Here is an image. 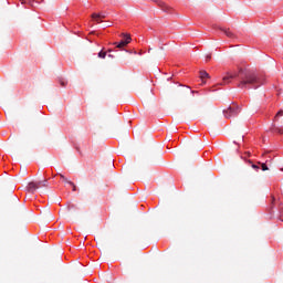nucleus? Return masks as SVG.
I'll list each match as a JSON object with an SVG mask.
<instances>
[{"label": "nucleus", "instance_id": "obj_12", "mask_svg": "<svg viewBox=\"0 0 283 283\" xmlns=\"http://www.w3.org/2000/svg\"><path fill=\"white\" fill-rule=\"evenodd\" d=\"M61 180H63V182H65L66 185H70V182H72L70 179L66 178L65 175H60Z\"/></svg>", "mask_w": 283, "mask_h": 283}, {"label": "nucleus", "instance_id": "obj_21", "mask_svg": "<svg viewBox=\"0 0 283 283\" xmlns=\"http://www.w3.org/2000/svg\"><path fill=\"white\" fill-rule=\"evenodd\" d=\"M282 171H283V168H282Z\"/></svg>", "mask_w": 283, "mask_h": 283}, {"label": "nucleus", "instance_id": "obj_1", "mask_svg": "<svg viewBox=\"0 0 283 283\" xmlns=\"http://www.w3.org/2000/svg\"><path fill=\"white\" fill-rule=\"evenodd\" d=\"M233 78H239L238 87L240 90H258V87H262V85H264V78L262 75H258L255 72L242 70H240L239 73L227 72L222 77L221 85H229Z\"/></svg>", "mask_w": 283, "mask_h": 283}, {"label": "nucleus", "instance_id": "obj_10", "mask_svg": "<svg viewBox=\"0 0 283 283\" xmlns=\"http://www.w3.org/2000/svg\"><path fill=\"white\" fill-rule=\"evenodd\" d=\"M36 184H38L39 188L40 187H48V180L46 179H44L43 181H38Z\"/></svg>", "mask_w": 283, "mask_h": 283}, {"label": "nucleus", "instance_id": "obj_11", "mask_svg": "<svg viewBox=\"0 0 283 283\" xmlns=\"http://www.w3.org/2000/svg\"><path fill=\"white\" fill-rule=\"evenodd\" d=\"M249 165H251L252 169H255V171H260V166L253 164L251 160L248 161Z\"/></svg>", "mask_w": 283, "mask_h": 283}, {"label": "nucleus", "instance_id": "obj_4", "mask_svg": "<svg viewBox=\"0 0 283 283\" xmlns=\"http://www.w3.org/2000/svg\"><path fill=\"white\" fill-rule=\"evenodd\" d=\"M106 18H107L106 12H99V13L92 14V19H94V21H96L97 23H103V20H101V19H106Z\"/></svg>", "mask_w": 283, "mask_h": 283}, {"label": "nucleus", "instance_id": "obj_2", "mask_svg": "<svg viewBox=\"0 0 283 283\" xmlns=\"http://www.w3.org/2000/svg\"><path fill=\"white\" fill-rule=\"evenodd\" d=\"M240 112H242V108H240V106L233 104L232 106H229L228 109L223 111V116L226 118H233V117L238 116V114H240Z\"/></svg>", "mask_w": 283, "mask_h": 283}, {"label": "nucleus", "instance_id": "obj_5", "mask_svg": "<svg viewBox=\"0 0 283 283\" xmlns=\"http://www.w3.org/2000/svg\"><path fill=\"white\" fill-rule=\"evenodd\" d=\"M36 189H39V184L38 182L31 181L27 186V191L29 193H34L36 191Z\"/></svg>", "mask_w": 283, "mask_h": 283}, {"label": "nucleus", "instance_id": "obj_18", "mask_svg": "<svg viewBox=\"0 0 283 283\" xmlns=\"http://www.w3.org/2000/svg\"><path fill=\"white\" fill-rule=\"evenodd\" d=\"M207 61H211V54L206 55Z\"/></svg>", "mask_w": 283, "mask_h": 283}, {"label": "nucleus", "instance_id": "obj_16", "mask_svg": "<svg viewBox=\"0 0 283 283\" xmlns=\"http://www.w3.org/2000/svg\"><path fill=\"white\" fill-rule=\"evenodd\" d=\"M69 185L73 187V191H76V185L74 184V181H69Z\"/></svg>", "mask_w": 283, "mask_h": 283}, {"label": "nucleus", "instance_id": "obj_13", "mask_svg": "<svg viewBox=\"0 0 283 283\" xmlns=\"http://www.w3.org/2000/svg\"><path fill=\"white\" fill-rule=\"evenodd\" d=\"M98 59H105V56H107V52L105 51H99L97 54Z\"/></svg>", "mask_w": 283, "mask_h": 283}, {"label": "nucleus", "instance_id": "obj_8", "mask_svg": "<svg viewBox=\"0 0 283 283\" xmlns=\"http://www.w3.org/2000/svg\"><path fill=\"white\" fill-rule=\"evenodd\" d=\"M223 33L226 34V36H229V39H233V32H231V30L223 29Z\"/></svg>", "mask_w": 283, "mask_h": 283}, {"label": "nucleus", "instance_id": "obj_17", "mask_svg": "<svg viewBox=\"0 0 283 283\" xmlns=\"http://www.w3.org/2000/svg\"><path fill=\"white\" fill-rule=\"evenodd\" d=\"M60 84L62 87H65V85H67V82H65L64 80H60Z\"/></svg>", "mask_w": 283, "mask_h": 283}, {"label": "nucleus", "instance_id": "obj_6", "mask_svg": "<svg viewBox=\"0 0 283 283\" xmlns=\"http://www.w3.org/2000/svg\"><path fill=\"white\" fill-rule=\"evenodd\" d=\"M270 130L273 134H283V127L276 126L275 123H272Z\"/></svg>", "mask_w": 283, "mask_h": 283}, {"label": "nucleus", "instance_id": "obj_9", "mask_svg": "<svg viewBox=\"0 0 283 283\" xmlns=\"http://www.w3.org/2000/svg\"><path fill=\"white\" fill-rule=\"evenodd\" d=\"M200 78L201 80L209 78V73H207V71H200Z\"/></svg>", "mask_w": 283, "mask_h": 283}, {"label": "nucleus", "instance_id": "obj_20", "mask_svg": "<svg viewBox=\"0 0 283 283\" xmlns=\"http://www.w3.org/2000/svg\"><path fill=\"white\" fill-rule=\"evenodd\" d=\"M109 25H112V24H107V25H105L104 28H109Z\"/></svg>", "mask_w": 283, "mask_h": 283}, {"label": "nucleus", "instance_id": "obj_7", "mask_svg": "<svg viewBox=\"0 0 283 283\" xmlns=\"http://www.w3.org/2000/svg\"><path fill=\"white\" fill-rule=\"evenodd\" d=\"M155 1L164 12H169V7L163 0H155Z\"/></svg>", "mask_w": 283, "mask_h": 283}, {"label": "nucleus", "instance_id": "obj_14", "mask_svg": "<svg viewBox=\"0 0 283 283\" xmlns=\"http://www.w3.org/2000/svg\"><path fill=\"white\" fill-rule=\"evenodd\" d=\"M261 169L262 171H269V166H266V164H262Z\"/></svg>", "mask_w": 283, "mask_h": 283}, {"label": "nucleus", "instance_id": "obj_15", "mask_svg": "<svg viewBox=\"0 0 283 283\" xmlns=\"http://www.w3.org/2000/svg\"><path fill=\"white\" fill-rule=\"evenodd\" d=\"M280 116H283L282 109L276 113L275 120H277V118H280Z\"/></svg>", "mask_w": 283, "mask_h": 283}, {"label": "nucleus", "instance_id": "obj_19", "mask_svg": "<svg viewBox=\"0 0 283 283\" xmlns=\"http://www.w3.org/2000/svg\"><path fill=\"white\" fill-rule=\"evenodd\" d=\"M108 59H114V55H112V54H108Z\"/></svg>", "mask_w": 283, "mask_h": 283}, {"label": "nucleus", "instance_id": "obj_3", "mask_svg": "<svg viewBox=\"0 0 283 283\" xmlns=\"http://www.w3.org/2000/svg\"><path fill=\"white\" fill-rule=\"evenodd\" d=\"M124 40H122L120 42H115L114 45H116V48H118L119 50L122 48H125L126 45H129V43H132V35H127L125 33H123Z\"/></svg>", "mask_w": 283, "mask_h": 283}]
</instances>
